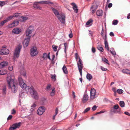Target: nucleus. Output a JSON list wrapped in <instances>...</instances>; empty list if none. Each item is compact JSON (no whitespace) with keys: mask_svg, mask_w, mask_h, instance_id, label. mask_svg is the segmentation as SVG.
<instances>
[{"mask_svg":"<svg viewBox=\"0 0 130 130\" xmlns=\"http://www.w3.org/2000/svg\"><path fill=\"white\" fill-rule=\"evenodd\" d=\"M109 35L110 36H114V35H115L114 34L112 31L110 33H109Z\"/></svg>","mask_w":130,"mask_h":130,"instance_id":"13d9d810","label":"nucleus"},{"mask_svg":"<svg viewBox=\"0 0 130 130\" xmlns=\"http://www.w3.org/2000/svg\"><path fill=\"white\" fill-rule=\"evenodd\" d=\"M103 11L101 10H99L97 11L96 14L98 16H101L102 15Z\"/></svg>","mask_w":130,"mask_h":130,"instance_id":"f3484780","label":"nucleus"},{"mask_svg":"<svg viewBox=\"0 0 130 130\" xmlns=\"http://www.w3.org/2000/svg\"><path fill=\"white\" fill-rule=\"evenodd\" d=\"M98 107V106H96L95 105H94L92 108V110L93 111H95Z\"/></svg>","mask_w":130,"mask_h":130,"instance_id":"de8ad7c7","label":"nucleus"},{"mask_svg":"<svg viewBox=\"0 0 130 130\" xmlns=\"http://www.w3.org/2000/svg\"><path fill=\"white\" fill-rule=\"evenodd\" d=\"M13 17V16H9L7 17L6 20H7V21H8L10 20H11Z\"/></svg>","mask_w":130,"mask_h":130,"instance_id":"58836bf2","label":"nucleus"},{"mask_svg":"<svg viewBox=\"0 0 130 130\" xmlns=\"http://www.w3.org/2000/svg\"><path fill=\"white\" fill-rule=\"evenodd\" d=\"M103 101L104 102H109L110 101L107 98H105L103 100Z\"/></svg>","mask_w":130,"mask_h":130,"instance_id":"603ef678","label":"nucleus"},{"mask_svg":"<svg viewBox=\"0 0 130 130\" xmlns=\"http://www.w3.org/2000/svg\"><path fill=\"white\" fill-rule=\"evenodd\" d=\"M16 112L14 110V109H12L11 111V113L12 114H15Z\"/></svg>","mask_w":130,"mask_h":130,"instance_id":"680f3d73","label":"nucleus"},{"mask_svg":"<svg viewBox=\"0 0 130 130\" xmlns=\"http://www.w3.org/2000/svg\"><path fill=\"white\" fill-rule=\"evenodd\" d=\"M45 108L44 107L40 106L37 110V113L39 115H41L45 111Z\"/></svg>","mask_w":130,"mask_h":130,"instance_id":"9d476101","label":"nucleus"},{"mask_svg":"<svg viewBox=\"0 0 130 130\" xmlns=\"http://www.w3.org/2000/svg\"><path fill=\"white\" fill-rule=\"evenodd\" d=\"M102 60L104 62H106L107 63H108V61L105 58H102Z\"/></svg>","mask_w":130,"mask_h":130,"instance_id":"49530a36","label":"nucleus"},{"mask_svg":"<svg viewBox=\"0 0 130 130\" xmlns=\"http://www.w3.org/2000/svg\"><path fill=\"white\" fill-rule=\"evenodd\" d=\"M38 3L37 2H35L34 3L33 5V7L35 8L38 9H41V7H40L37 4Z\"/></svg>","mask_w":130,"mask_h":130,"instance_id":"a211bd4d","label":"nucleus"},{"mask_svg":"<svg viewBox=\"0 0 130 130\" xmlns=\"http://www.w3.org/2000/svg\"><path fill=\"white\" fill-rule=\"evenodd\" d=\"M44 4H53V3L49 1H45Z\"/></svg>","mask_w":130,"mask_h":130,"instance_id":"f704fd0d","label":"nucleus"},{"mask_svg":"<svg viewBox=\"0 0 130 130\" xmlns=\"http://www.w3.org/2000/svg\"><path fill=\"white\" fill-rule=\"evenodd\" d=\"M98 6L97 5H93L92 7H91L90 11L92 13H94L96 9L98 8Z\"/></svg>","mask_w":130,"mask_h":130,"instance_id":"dca6fc26","label":"nucleus"},{"mask_svg":"<svg viewBox=\"0 0 130 130\" xmlns=\"http://www.w3.org/2000/svg\"><path fill=\"white\" fill-rule=\"evenodd\" d=\"M51 87V84H48L47 85V86H46V88L47 89H49Z\"/></svg>","mask_w":130,"mask_h":130,"instance_id":"6e6d98bb","label":"nucleus"},{"mask_svg":"<svg viewBox=\"0 0 130 130\" xmlns=\"http://www.w3.org/2000/svg\"><path fill=\"white\" fill-rule=\"evenodd\" d=\"M111 54L113 55H116V53L115 52L114 48L112 47L110 48V50Z\"/></svg>","mask_w":130,"mask_h":130,"instance_id":"4be33fe9","label":"nucleus"},{"mask_svg":"<svg viewBox=\"0 0 130 130\" xmlns=\"http://www.w3.org/2000/svg\"><path fill=\"white\" fill-rule=\"evenodd\" d=\"M69 37L70 38H72L73 37V34L71 32L70 33L69 35Z\"/></svg>","mask_w":130,"mask_h":130,"instance_id":"774afa93","label":"nucleus"},{"mask_svg":"<svg viewBox=\"0 0 130 130\" xmlns=\"http://www.w3.org/2000/svg\"><path fill=\"white\" fill-rule=\"evenodd\" d=\"M26 90H21L19 93V96L20 97L22 98L25 94L26 93L28 94H30L32 97L35 100H38L39 99V96L38 93L35 91V90H29L28 91H26Z\"/></svg>","mask_w":130,"mask_h":130,"instance_id":"f257e3e1","label":"nucleus"},{"mask_svg":"<svg viewBox=\"0 0 130 130\" xmlns=\"http://www.w3.org/2000/svg\"><path fill=\"white\" fill-rule=\"evenodd\" d=\"M9 89H17V85L14 82V80L11 79V77H7V79Z\"/></svg>","mask_w":130,"mask_h":130,"instance_id":"20e7f679","label":"nucleus"},{"mask_svg":"<svg viewBox=\"0 0 130 130\" xmlns=\"http://www.w3.org/2000/svg\"><path fill=\"white\" fill-rule=\"evenodd\" d=\"M8 64L7 61H3L0 63V69H2L4 67L7 66Z\"/></svg>","mask_w":130,"mask_h":130,"instance_id":"2eb2a0df","label":"nucleus"},{"mask_svg":"<svg viewBox=\"0 0 130 130\" xmlns=\"http://www.w3.org/2000/svg\"><path fill=\"white\" fill-rule=\"evenodd\" d=\"M18 15H19V13H16L14 14L13 16V17H17L18 16Z\"/></svg>","mask_w":130,"mask_h":130,"instance_id":"338daca9","label":"nucleus"},{"mask_svg":"<svg viewBox=\"0 0 130 130\" xmlns=\"http://www.w3.org/2000/svg\"><path fill=\"white\" fill-rule=\"evenodd\" d=\"M118 21L117 20H114L112 22V24L113 25H117L118 23Z\"/></svg>","mask_w":130,"mask_h":130,"instance_id":"7c9ffc66","label":"nucleus"},{"mask_svg":"<svg viewBox=\"0 0 130 130\" xmlns=\"http://www.w3.org/2000/svg\"><path fill=\"white\" fill-rule=\"evenodd\" d=\"M116 92L119 94H121L123 92V90H117Z\"/></svg>","mask_w":130,"mask_h":130,"instance_id":"ea45409f","label":"nucleus"},{"mask_svg":"<svg viewBox=\"0 0 130 130\" xmlns=\"http://www.w3.org/2000/svg\"><path fill=\"white\" fill-rule=\"evenodd\" d=\"M88 31L89 32V36H91L90 37H93V32L92 31H91V30H88Z\"/></svg>","mask_w":130,"mask_h":130,"instance_id":"e433bc0d","label":"nucleus"},{"mask_svg":"<svg viewBox=\"0 0 130 130\" xmlns=\"http://www.w3.org/2000/svg\"><path fill=\"white\" fill-rule=\"evenodd\" d=\"M21 32V30L17 27L15 28L12 30V33L17 34H19Z\"/></svg>","mask_w":130,"mask_h":130,"instance_id":"4468645a","label":"nucleus"},{"mask_svg":"<svg viewBox=\"0 0 130 130\" xmlns=\"http://www.w3.org/2000/svg\"><path fill=\"white\" fill-rule=\"evenodd\" d=\"M8 22V21L7 20H5L2 21L0 23V26H3L4 24Z\"/></svg>","mask_w":130,"mask_h":130,"instance_id":"c756f323","label":"nucleus"},{"mask_svg":"<svg viewBox=\"0 0 130 130\" xmlns=\"http://www.w3.org/2000/svg\"><path fill=\"white\" fill-rule=\"evenodd\" d=\"M75 56L76 60H77V58L78 59V62H77V66L80 75H82V69L83 67V65L82 63V61L80 58L79 57L78 54L77 53H75Z\"/></svg>","mask_w":130,"mask_h":130,"instance_id":"39448f33","label":"nucleus"},{"mask_svg":"<svg viewBox=\"0 0 130 130\" xmlns=\"http://www.w3.org/2000/svg\"><path fill=\"white\" fill-rule=\"evenodd\" d=\"M22 48V45L19 44L15 48L13 52V57L15 58H18L19 56L20 52Z\"/></svg>","mask_w":130,"mask_h":130,"instance_id":"423d86ee","label":"nucleus"},{"mask_svg":"<svg viewBox=\"0 0 130 130\" xmlns=\"http://www.w3.org/2000/svg\"><path fill=\"white\" fill-rule=\"evenodd\" d=\"M104 43L105 48L107 49V51H109V50L108 47V43L107 41H104Z\"/></svg>","mask_w":130,"mask_h":130,"instance_id":"5701e85b","label":"nucleus"},{"mask_svg":"<svg viewBox=\"0 0 130 130\" xmlns=\"http://www.w3.org/2000/svg\"><path fill=\"white\" fill-rule=\"evenodd\" d=\"M7 73V71L6 70H0V74L1 75H4Z\"/></svg>","mask_w":130,"mask_h":130,"instance_id":"6ab92c4d","label":"nucleus"},{"mask_svg":"<svg viewBox=\"0 0 130 130\" xmlns=\"http://www.w3.org/2000/svg\"><path fill=\"white\" fill-rule=\"evenodd\" d=\"M6 3V2L0 1V7H2L5 5Z\"/></svg>","mask_w":130,"mask_h":130,"instance_id":"473e14b6","label":"nucleus"},{"mask_svg":"<svg viewBox=\"0 0 130 130\" xmlns=\"http://www.w3.org/2000/svg\"><path fill=\"white\" fill-rule=\"evenodd\" d=\"M64 52L66 54V47L67 46V44L66 43H64Z\"/></svg>","mask_w":130,"mask_h":130,"instance_id":"a19ab883","label":"nucleus"},{"mask_svg":"<svg viewBox=\"0 0 130 130\" xmlns=\"http://www.w3.org/2000/svg\"><path fill=\"white\" fill-rule=\"evenodd\" d=\"M27 109V108L25 106L23 105L22 106L21 110V112H22L23 111H25Z\"/></svg>","mask_w":130,"mask_h":130,"instance_id":"c9c22d12","label":"nucleus"},{"mask_svg":"<svg viewBox=\"0 0 130 130\" xmlns=\"http://www.w3.org/2000/svg\"><path fill=\"white\" fill-rule=\"evenodd\" d=\"M15 26L14 25V22H13L12 23L9 24L8 26V27L9 28H11Z\"/></svg>","mask_w":130,"mask_h":130,"instance_id":"bb28decb","label":"nucleus"},{"mask_svg":"<svg viewBox=\"0 0 130 130\" xmlns=\"http://www.w3.org/2000/svg\"><path fill=\"white\" fill-rule=\"evenodd\" d=\"M62 69L63 72L65 74H67L68 72L67 70V68L64 65L62 68Z\"/></svg>","mask_w":130,"mask_h":130,"instance_id":"412c9836","label":"nucleus"},{"mask_svg":"<svg viewBox=\"0 0 130 130\" xmlns=\"http://www.w3.org/2000/svg\"><path fill=\"white\" fill-rule=\"evenodd\" d=\"M8 70L10 71H12L13 69V67L12 66H10L8 68Z\"/></svg>","mask_w":130,"mask_h":130,"instance_id":"864d4df0","label":"nucleus"},{"mask_svg":"<svg viewBox=\"0 0 130 130\" xmlns=\"http://www.w3.org/2000/svg\"><path fill=\"white\" fill-rule=\"evenodd\" d=\"M21 122L16 123L13 124L9 128V130H13L19 128L20 126Z\"/></svg>","mask_w":130,"mask_h":130,"instance_id":"9b49d317","label":"nucleus"},{"mask_svg":"<svg viewBox=\"0 0 130 130\" xmlns=\"http://www.w3.org/2000/svg\"><path fill=\"white\" fill-rule=\"evenodd\" d=\"M36 106V105L35 103H34L31 106V107L33 108H35Z\"/></svg>","mask_w":130,"mask_h":130,"instance_id":"bf43d9fd","label":"nucleus"},{"mask_svg":"<svg viewBox=\"0 0 130 130\" xmlns=\"http://www.w3.org/2000/svg\"><path fill=\"white\" fill-rule=\"evenodd\" d=\"M113 108L115 109H118L119 108V106L118 104L115 105L113 106Z\"/></svg>","mask_w":130,"mask_h":130,"instance_id":"4c0bfd02","label":"nucleus"},{"mask_svg":"<svg viewBox=\"0 0 130 130\" xmlns=\"http://www.w3.org/2000/svg\"><path fill=\"white\" fill-rule=\"evenodd\" d=\"M90 108L89 107H88L86 108V109H85L84 111L83 112L84 113H85L87 112L88 111H89L90 109Z\"/></svg>","mask_w":130,"mask_h":130,"instance_id":"37998d69","label":"nucleus"},{"mask_svg":"<svg viewBox=\"0 0 130 130\" xmlns=\"http://www.w3.org/2000/svg\"><path fill=\"white\" fill-rule=\"evenodd\" d=\"M130 70L127 69H125L122 70V71L123 73L128 74Z\"/></svg>","mask_w":130,"mask_h":130,"instance_id":"393cba45","label":"nucleus"},{"mask_svg":"<svg viewBox=\"0 0 130 130\" xmlns=\"http://www.w3.org/2000/svg\"><path fill=\"white\" fill-rule=\"evenodd\" d=\"M86 78L88 80L90 81L92 78V76L90 74L88 73L87 74Z\"/></svg>","mask_w":130,"mask_h":130,"instance_id":"aec40b11","label":"nucleus"},{"mask_svg":"<svg viewBox=\"0 0 130 130\" xmlns=\"http://www.w3.org/2000/svg\"><path fill=\"white\" fill-rule=\"evenodd\" d=\"M34 27L33 26H30L26 31V35L28 37L25 39L24 41H26L25 42V45L26 47H27L29 43L31 37V36L29 35L31 34L32 31L34 30Z\"/></svg>","mask_w":130,"mask_h":130,"instance_id":"f03ea898","label":"nucleus"},{"mask_svg":"<svg viewBox=\"0 0 130 130\" xmlns=\"http://www.w3.org/2000/svg\"><path fill=\"white\" fill-rule=\"evenodd\" d=\"M112 4L111 3H110L108 4V8H110L112 7Z\"/></svg>","mask_w":130,"mask_h":130,"instance_id":"e2e57ef3","label":"nucleus"},{"mask_svg":"<svg viewBox=\"0 0 130 130\" xmlns=\"http://www.w3.org/2000/svg\"><path fill=\"white\" fill-rule=\"evenodd\" d=\"M48 54L46 53H44L43 54V58L44 59H45L47 58V56Z\"/></svg>","mask_w":130,"mask_h":130,"instance_id":"79ce46f5","label":"nucleus"},{"mask_svg":"<svg viewBox=\"0 0 130 130\" xmlns=\"http://www.w3.org/2000/svg\"><path fill=\"white\" fill-rule=\"evenodd\" d=\"M45 1H41L37 2L38 3H40L41 4H44Z\"/></svg>","mask_w":130,"mask_h":130,"instance_id":"4d7b16f0","label":"nucleus"},{"mask_svg":"<svg viewBox=\"0 0 130 130\" xmlns=\"http://www.w3.org/2000/svg\"><path fill=\"white\" fill-rule=\"evenodd\" d=\"M124 114L128 116H130V113L128 112L125 111L124 113Z\"/></svg>","mask_w":130,"mask_h":130,"instance_id":"052dcab7","label":"nucleus"},{"mask_svg":"<svg viewBox=\"0 0 130 130\" xmlns=\"http://www.w3.org/2000/svg\"><path fill=\"white\" fill-rule=\"evenodd\" d=\"M21 18L22 19L23 21V22L25 21L26 20H27L28 19L27 18L24 17L22 16L21 17Z\"/></svg>","mask_w":130,"mask_h":130,"instance_id":"c03bdc74","label":"nucleus"},{"mask_svg":"<svg viewBox=\"0 0 130 130\" xmlns=\"http://www.w3.org/2000/svg\"><path fill=\"white\" fill-rule=\"evenodd\" d=\"M52 47L54 51L56 52L57 51L58 48V46H57L53 44L52 45Z\"/></svg>","mask_w":130,"mask_h":130,"instance_id":"c85d7f7f","label":"nucleus"},{"mask_svg":"<svg viewBox=\"0 0 130 130\" xmlns=\"http://www.w3.org/2000/svg\"><path fill=\"white\" fill-rule=\"evenodd\" d=\"M19 85L23 89H25L28 86L23 82V80L20 77H18Z\"/></svg>","mask_w":130,"mask_h":130,"instance_id":"0eeeda50","label":"nucleus"},{"mask_svg":"<svg viewBox=\"0 0 130 130\" xmlns=\"http://www.w3.org/2000/svg\"><path fill=\"white\" fill-rule=\"evenodd\" d=\"M113 111V113H118L119 114H121V108H119L118 110H114Z\"/></svg>","mask_w":130,"mask_h":130,"instance_id":"b1692460","label":"nucleus"},{"mask_svg":"<svg viewBox=\"0 0 130 130\" xmlns=\"http://www.w3.org/2000/svg\"><path fill=\"white\" fill-rule=\"evenodd\" d=\"M92 51L93 53H95V48L93 47H92Z\"/></svg>","mask_w":130,"mask_h":130,"instance_id":"0e129e2a","label":"nucleus"},{"mask_svg":"<svg viewBox=\"0 0 130 130\" xmlns=\"http://www.w3.org/2000/svg\"><path fill=\"white\" fill-rule=\"evenodd\" d=\"M72 95L73 96V98H75L76 97V96L75 95V93L74 91L72 92Z\"/></svg>","mask_w":130,"mask_h":130,"instance_id":"69168bd1","label":"nucleus"},{"mask_svg":"<svg viewBox=\"0 0 130 130\" xmlns=\"http://www.w3.org/2000/svg\"><path fill=\"white\" fill-rule=\"evenodd\" d=\"M119 104L121 107H123L125 106V103L123 101H121L120 102Z\"/></svg>","mask_w":130,"mask_h":130,"instance_id":"cd10ccee","label":"nucleus"},{"mask_svg":"<svg viewBox=\"0 0 130 130\" xmlns=\"http://www.w3.org/2000/svg\"><path fill=\"white\" fill-rule=\"evenodd\" d=\"M73 8L75 12L76 13L78 12V9L77 8V6H73Z\"/></svg>","mask_w":130,"mask_h":130,"instance_id":"2f4dec72","label":"nucleus"},{"mask_svg":"<svg viewBox=\"0 0 130 130\" xmlns=\"http://www.w3.org/2000/svg\"><path fill=\"white\" fill-rule=\"evenodd\" d=\"M90 98L91 99H93L97 97L98 95V93H96V90H91Z\"/></svg>","mask_w":130,"mask_h":130,"instance_id":"6e6552de","label":"nucleus"},{"mask_svg":"<svg viewBox=\"0 0 130 130\" xmlns=\"http://www.w3.org/2000/svg\"><path fill=\"white\" fill-rule=\"evenodd\" d=\"M88 96L86 93V91L84 93L83 95V98L82 100V101L84 103H86L88 100Z\"/></svg>","mask_w":130,"mask_h":130,"instance_id":"ddd939ff","label":"nucleus"},{"mask_svg":"<svg viewBox=\"0 0 130 130\" xmlns=\"http://www.w3.org/2000/svg\"><path fill=\"white\" fill-rule=\"evenodd\" d=\"M93 20L92 19H89L86 23V25H89L91 23L93 22Z\"/></svg>","mask_w":130,"mask_h":130,"instance_id":"72a5a7b5","label":"nucleus"},{"mask_svg":"<svg viewBox=\"0 0 130 130\" xmlns=\"http://www.w3.org/2000/svg\"><path fill=\"white\" fill-rule=\"evenodd\" d=\"M97 49L100 51L101 52H103V49L102 47L100 45H98L97 47Z\"/></svg>","mask_w":130,"mask_h":130,"instance_id":"a878e982","label":"nucleus"},{"mask_svg":"<svg viewBox=\"0 0 130 130\" xmlns=\"http://www.w3.org/2000/svg\"><path fill=\"white\" fill-rule=\"evenodd\" d=\"M30 53L32 57H34L37 55L38 52L37 51V49L36 47H33L31 49Z\"/></svg>","mask_w":130,"mask_h":130,"instance_id":"1a4fd4ad","label":"nucleus"},{"mask_svg":"<svg viewBox=\"0 0 130 130\" xmlns=\"http://www.w3.org/2000/svg\"><path fill=\"white\" fill-rule=\"evenodd\" d=\"M9 52V50L7 48H3L0 50V54L1 55H8Z\"/></svg>","mask_w":130,"mask_h":130,"instance_id":"f8f14e48","label":"nucleus"},{"mask_svg":"<svg viewBox=\"0 0 130 130\" xmlns=\"http://www.w3.org/2000/svg\"><path fill=\"white\" fill-rule=\"evenodd\" d=\"M13 22H14V25H15V26H17L19 23V21H14Z\"/></svg>","mask_w":130,"mask_h":130,"instance_id":"3c124183","label":"nucleus"},{"mask_svg":"<svg viewBox=\"0 0 130 130\" xmlns=\"http://www.w3.org/2000/svg\"><path fill=\"white\" fill-rule=\"evenodd\" d=\"M12 116L11 115H10L7 118V120H9L12 119Z\"/></svg>","mask_w":130,"mask_h":130,"instance_id":"5fc2aeb1","label":"nucleus"},{"mask_svg":"<svg viewBox=\"0 0 130 130\" xmlns=\"http://www.w3.org/2000/svg\"><path fill=\"white\" fill-rule=\"evenodd\" d=\"M51 9L58 19L61 23L64 24L65 22V15L63 14H60L57 10L53 7L51 8Z\"/></svg>","mask_w":130,"mask_h":130,"instance_id":"7ed1b4c3","label":"nucleus"},{"mask_svg":"<svg viewBox=\"0 0 130 130\" xmlns=\"http://www.w3.org/2000/svg\"><path fill=\"white\" fill-rule=\"evenodd\" d=\"M52 91L51 92L50 95L52 96H53L54 94L55 93V90H52Z\"/></svg>","mask_w":130,"mask_h":130,"instance_id":"a18cd8bd","label":"nucleus"},{"mask_svg":"<svg viewBox=\"0 0 130 130\" xmlns=\"http://www.w3.org/2000/svg\"><path fill=\"white\" fill-rule=\"evenodd\" d=\"M100 68L101 70L103 71H106L107 70V69L106 68H105L102 66H101L100 67Z\"/></svg>","mask_w":130,"mask_h":130,"instance_id":"8fccbe9b","label":"nucleus"},{"mask_svg":"<svg viewBox=\"0 0 130 130\" xmlns=\"http://www.w3.org/2000/svg\"><path fill=\"white\" fill-rule=\"evenodd\" d=\"M51 75V78L52 79H54V80L55 81L56 80V77L55 75Z\"/></svg>","mask_w":130,"mask_h":130,"instance_id":"09e8293b","label":"nucleus"}]
</instances>
